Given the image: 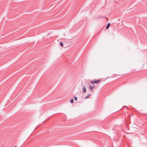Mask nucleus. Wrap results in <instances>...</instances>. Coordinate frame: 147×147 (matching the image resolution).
<instances>
[{"mask_svg": "<svg viewBox=\"0 0 147 147\" xmlns=\"http://www.w3.org/2000/svg\"><path fill=\"white\" fill-rule=\"evenodd\" d=\"M95 87V86H91V85H90L89 86V88L91 90V91H92V89L94 88Z\"/></svg>", "mask_w": 147, "mask_h": 147, "instance_id": "nucleus-1", "label": "nucleus"}, {"mask_svg": "<svg viewBox=\"0 0 147 147\" xmlns=\"http://www.w3.org/2000/svg\"><path fill=\"white\" fill-rule=\"evenodd\" d=\"M100 79H98L97 80H94V82L95 84H98L100 82Z\"/></svg>", "mask_w": 147, "mask_h": 147, "instance_id": "nucleus-2", "label": "nucleus"}, {"mask_svg": "<svg viewBox=\"0 0 147 147\" xmlns=\"http://www.w3.org/2000/svg\"><path fill=\"white\" fill-rule=\"evenodd\" d=\"M86 88L85 86L83 87L82 89V91L83 93H85L86 92Z\"/></svg>", "mask_w": 147, "mask_h": 147, "instance_id": "nucleus-3", "label": "nucleus"}, {"mask_svg": "<svg viewBox=\"0 0 147 147\" xmlns=\"http://www.w3.org/2000/svg\"><path fill=\"white\" fill-rule=\"evenodd\" d=\"M110 23H109L108 24L106 27V28L107 29H108V28H109V27L110 26Z\"/></svg>", "mask_w": 147, "mask_h": 147, "instance_id": "nucleus-4", "label": "nucleus"}, {"mask_svg": "<svg viewBox=\"0 0 147 147\" xmlns=\"http://www.w3.org/2000/svg\"><path fill=\"white\" fill-rule=\"evenodd\" d=\"M102 18V17L101 16H97L95 18V19H96Z\"/></svg>", "mask_w": 147, "mask_h": 147, "instance_id": "nucleus-5", "label": "nucleus"}, {"mask_svg": "<svg viewBox=\"0 0 147 147\" xmlns=\"http://www.w3.org/2000/svg\"><path fill=\"white\" fill-rule=\"evenodd\" d=\"M90 96H91V94H89L86 97H85V99H87V98H88Z\"/></svg>", "mask_w": 147, "mask_h": 147, "instance_id": "nucleus-6", "label": "nucleus"}, {"mask_svg": "<svg viewBox=\"0 0 147 147\" xmlns=\"http://www.w3.org/2000/svg\"><path fill=\"white\" fill-rule=\"evenodd\" d=\"M60 45H61V46L62 47H63V43L62 42H60Z\"/></svg>", "mask_w": 147, "mask_h": 147, "instance_id": "nucleus-7", "label": "nucleus"}, {"mask_svg": "<svg viewBox=\"0 0 147 147\" xmlns=\"http://www.w3.org/2000/svg\"><path fill=\"white\" fill-rule=\"evenodd\" d=\"M74 100L73 99H71L70 100V102L71 103H73L74 102Z\"/></svg>", "mask_w": 147, "mask_h": 147, "instance_id": "nucleus-8", "label": "nucleus"}, {"mask_svg": "<svg viewBox=\"0 0 147 147\" xmlns=\"http://www.w3.org/2000/svg\"><path fill=\"white\" fill-rule=\"evenodd\" d=\"M74 100H77V98L76 97H74Z\"/></svg>", "mask_w": 147, "mask_h": 147, "instance_id": "nucleus-9", "label": "nucleus"}, {"mask_svg": "<svg viewBox=\"0 0 147 147\" xmlns=\"http://www.w3.org/2000/svg\"><path fill=\"white\" fill-rule=\"evenodd\" d=\"M90 83H91V84H94V81L92 82V81H91L90 82Z\"/></svg>", "mask_w": 147, "mask_h": 147, "instance_id": "nucleus-10", "label": "nucleus"}, {"mask_svg": "<svg viewBox=\"0 0 147 147\" xmlns=\"http://www.w3.org/2000/svg\"><path fill=\"white\" fill-rule=\"evenodd\" d=\"M17 147V146H14V147Z\"/></svg>", "mask_w": 147, "mask_h": 147, "instance_id": "nucleus-11", "label": "nucleus"}]
</instances>
